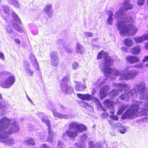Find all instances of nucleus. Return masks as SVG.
Segmentation results:
<instances>
[{"label": "nucleus", "instance_id": "nucleus-32", "mask_svg": "<svg viewBox=\"0 0 148 148\" xmlns=\"http://www.w3.org/2000/svg\"><path fill=\"white\" fill-rule=\"evenodd\" d=\"M59 58L51 60V64L53 66L57 67L59 64Z\"/></svg>", "mask_w": 148, "mask_h": 148}, {"label": "nucleus", "instance_id": "nucleus-13", "mask_svg": "<svg viewBox=\"0 0 148 148\" xmlns=\"http://www.w3.org/2000/svg\"><path fill=\"white\" fill-rule=\"evenodd\" d=\"M109 89V87L107 86H103L101 88L100 91V96L101 99H103L106 96Z\"/></svg>", "mask_w": 148, "mask_h": 148}, {"label": "nucleus", "instance_id": "nucleus-27", "mask_svg": "<svg viewBox=\"0 0 148 148\" xmlns=\"http://www.w3.org/2000/svg\"><path fill=\"white\" fill-rule=\"evenodd\" d=\"M25 145H34L35 142L34 140L31 138H27L25 139L23 142Z\"/></svg>", "mask_w": 148, "mask_h": 148}, {"label": "nucleus", "instance_id": "nucleus-10", "mask_svg": "<svg viewBox=\"0 0 148 148\" xmlns=\"http://www.w3.org/2000/svg\"><path fill=\"white\" fill-rule=\"evenodd\" d=\"M60 88L62 92L65 94H70L73 92V88L68 85L60 86Z\"/></svg>", "mask_w": 148, "mask_h": 148}, {"label": "nucleus", "instance_id": "nucleus-33", "mask_svg": "<svg viewBox=\"0 0 148 148\" xmlns=\"http://www.w3.org/2000/svg\"><path fill=\"white\" fill-rule=\"evenodd\" d=\"M12 15L13 18L14 20L16 21L18 23H20L21 21L18 17L17 16L16 14L13 11H12Z\"/></svg>", "mask_w": 148, "mask_h": 148}, {"label": "nucleus", "instance_id": "nucleus-5", "mask_svg": "<svg viewBox=\"0 0 148 148\" xmlns=\"http://www.w3.org/2000/svg\"><path fill=\"white\" fill-rule=\"evenodd\" d=\"M86 126L79 124L76 122H72L69 123L68 130L66 132L69 137L74 138L78 135L79 133L86 130Z\"/></svg>", "mask_w": 148, "mask_h": 148}, {"label": "nucleus", "instance_id": "nucleus-17", "mask_svg": "<svg viewBox=\"0 0 148 148\" xmlns=\"http://www.w3.org/2000/svg\"><path fill=\"white\" fill-rule=\"evenodd\" d=\"M114 103L113 101L108 99L105 100L103 103L105 107L109 109H112L114 108Z\"/></svg>", "mask_w": 148, "mask_h": 148}, {"label": "nucleus", "instance_id": "nucleus-41", "mask_svg": "<svg viewBox=\"0 0 148 148\" xmlns=\"http://www.w3.org/2000/svg\"><path fill=\"white\" fill-rule=\"evenodd\" d=\"M126 131V129L125 127H121L119 130L120 132L122 134H124Z\"/></svg>", "mask_w": 148, "mask_h": 148}, {"label": "nucleus", "instance_id": "nucleus-26", "mask_svg": "<svg viewBox=\"0 0 148 148\" xmlns=\"http://www.w3.org/2000/svg\"><path fill=\"white\" fill-rule=\"evenodd\" d=\"M4 143L6 145L10 146L15 143L16 141L13 138L8 137Z\"/></svg>", "mask_w": 148, "mask_h": 148}, {"label": "nucleus", "instance_id": "nucleus-9", "mask_svg": "<svg viewBox=\"0 0 148 148\" xmlns=\"http://www.w3.org/2000/svg\"><path fill=\"white\" fill-rule=\"evenodd\" d=\"M43 11L49 17H51L53 12L52 5L50 4H47L44 9Z\"/></svg>", "mask_w": 148, "mask_h": 148}, {"label": "nucleus", "instance_id": "nucleus-21", "mask_svg": "<svg viewBox=\"0 0 148 148\" xmlns=\"http://www.w3.org/2000/svg\"><path fill=\"white\" fill-rule=\"evenodd\" d=\"M70 78L69 76H64L63 78L60 81V86H65L67 85L68 83L70 82Z\"/></svg>", "mask_w": 148, "mask_h": 148}, {"label": "nucleus", "instance_id": "nucleus-52", "mask_svg": "<svg viewBox=\"0 0 148 148\" xmlns=\"http://www.w3.org/2000/svg\"><path fill=\"white\" fill-rule=\"evenodd\" d=\"M81 104H82L83 105H84L85 106H88H88H89V105H88V103H85L84 102H82L81 103Z\"/></svg>", "mask_w": 148, "mask_h": 148}, {"label": "nucleus", "instance_id": "nucleus-28", "mask_svg": "<svg viewBox=\"0 0 148 148\" xmlns=\"http://www.w3.org/2000/svg\"><path fill=\"white\" fill-rule=\"evenodd\" d=\"M50 56L51 60L59 58L58 53L55 51H52L50 54Z\"/></svg>", "mask_w": 148, "mask_h": 148}, {"label": "nucleus", "instance_id": "nucleus-46", "mask_svg": "<svg viewBox=\"0 0 148 148\" xmlns=\"http://www.w3.org/2000/svg\"><path fill=\"white\" fill-rule=\"evenodd\" d=\"M102 116L104 118L108 117L109 116V115L108 113L104 112L101 114Z\"/></svg>", "mask_w": 148, "mask_h": 148}, {"label": "nucleus", "instance_id": "nucleus-42", "mask_svg": "<svg viewBox=\"0 0 148 148\" xmlns=\"http://www.w3.org/2000/svg\"><path fill=\"white\" fill-rule=\"evenodd\" d=\"M6 30L7 33H11L12 32V29L9 26L6 27Z\"/></svg>", "mask_w": 148, "mask_h": 148}, {"label": "nucleus", "instance_id": "nucleus-29", "mask_svg": "<svg viewBox=\"0 0 148 148\" xmlns=\"http://www.w3.org/2000/svg\"><path fill=\"white\" fill-rule=\"evenodd\" d=\"M128 106L126 104L123 105V106L120 108L117 112V114L120 115L121 114L123 111L125 110Z\"/></svg>", "mask_w": 148, "mask_h": 148}, {"label": "nucleus", "instance_id": "nucleus-39", "mask_svg": "<svg viewBox=\"0 0 148 148\" xmlns=\"http://www.w3.org/2000/svg\"><path fill=\"white\" fill-rule=\"evenodd\" d=\"M32 64L36 70L39 71V66L37 62L35 63H32Z\"/></svg>", "mask_w": 148, "mask_h": 148}, {"label": "nucleus", "instance_id": "nucleus-37", "mask_svg": "<svg viewBox=\"0 0 148 148\" xmlns=\"http://www.w3.org/2000/svg\"><path fill=\"white\" fill-rule=\"evenodd\" d=\"M30 58L32 61V63H35L37 62L35 57L33 54H31L30 55Z\"/></svg>", "mask_w": 148, "mask_h": 148}, {"label": "nucleus", "instance_id": "nucleus-60", "mask_svg": "<svg viewBox=\"0 0 148 148\" xmlns=\"http://www.w3.org/2000/svg\"><path fill=\"white\" fill-rule=\"evenodd\" d=\"M62 108L63 109H66L65 107L64 106H62Z\"/></svg>", "mask_w": 148, "mask_h": 148}, {"label": "nucleus", "instance_id": "nucleus-64", "mask_svg": "<svg viewBox=\"0 0 148 148\" xmlns=\"http://www.w3.org/2000/svg\"><path fill=\"white\" fill-rule=\"evenodd\" d=\"M124 48V47H122L121 48V49H123Z\"/></svg>", "mask_w": 148, "mask_h": 148}, {"label": "nucleus", "instance_id": "nucleus-45", "mask_svg": "<svg viewBox=\"0 0 148 148\" xmlns=\"http://www.w3.org/2000/svg\"><path fill=\"white\" fill-rule=\"evenodd\" d=\"M143 64L142 63H140L136 64L134 67L138 68H141L143 66Z\"/></svg>", "mask_w": 148, "mask_h": 148}, {"label": "nucleus", "instance_id": "nucleus-53", "mask_svg": "<svg viewBox=\"0 0 148 148\" xmlns=\"http://www.w3.org/2000/svg\"><path fill=\"white\" fill-rule=\"evenodd\" d=\"M96 90L95 89V88H93L92 90V94H94L95 93Z\"/></svg>", "mask_w": 148, "mask_h": 148}, {"label": "nucleus", "instance_id": "nucleus-23", "mask_svg": "<svg viewBox=\"0 0 148 148\" xmlns=\"http://www.w3.org/2000/svg\"><path fill=\"white\" fill-rule=\"evenodd\" d=\"M113 14L112 12L110 11L108 12V16L107 20L108 25H112V21L113 20Z\"/></svg>", "mask_w": 148, "mask_h": 148}, {"label": "nucleus", "instance_id": "nucleus-2", "mask_svg": "<svg viewBox=\"0 0 148 148\" xmlns=\"http://www.w3.org/2000/svg\"><path fill=\"white\" fill-rule=\"evenodd\" d=\"M104 56V63L100 66L101 70L104 73L105 76L110 79L119 76L120 79L129 80L133 78L138 73L136 71L131 70L130 67H126L123 71L111 68L110 66L113 64V60L104 51H102L98 53L97 59H100Z\"/></svg>", "mask_w": 148, "mask_h": 148}, {"label": "nucleus", "instance_id": "nucleus-51", "mask_svg": "<svg viewBox=\"0 0 148 148\" xmlns=\"http://www.w3.org/2000/svg\"><path fill=\"white\" fill-rule=\"evenodd\" d=\"M147 60H148V56L145 57V59L144 60H143V62L146 61ZM146 66L148 67V64H146Z\"/></svg>", "mask_w": 148, "mask_h": 148}, {"label": "nucleus", "instance_id": "nucleus-20", "mask_svg": "<svg viewBox=\"0 0 148 148\" xmlns=\"http://www.w3.org/2000/svg\"><path fill=\"white\" fill-rule=\"evenodd\" d=\"M58 42L60 43V46L63 49H64L67 52L71 53L73 51V50L72 49L70 48L69 47L66 45L64 41H58Z\"/></svg>", "mask_w": 148, "mask_h": 148}, {"label": "nucleus", "instance_id": "nucleus-25", "mask_svg": "<svg viewBox=\"0 0 148 148\" xmlns=\"http://www.w3.org/2000/svg\"><path fill=\"white\" fill-rule=\"evenodd\" d=\"M124 42L125 45L128 47H132L134 44L133 40L130 38L125 39Z\"/></svg>", "mask_w": 148, "mask_h": 148}, {"label": "nucleus", "instance_id": "nucleus-36", "mask_svg": "<svg viewBox=\"0 0 148 148\" xmlns=\"http://www.w3.org/2000/svg\"><path fill=\"white\" fill-rule=\"evenodd\" d=\"M9 2L10 3L13 4L16 7L18 6V3L16 0H9Z\"/></svg>", "mask_w": 148, "mask_h": 148}, {"label": "nucleus", "instance_id": "nucleus-31", "mask_svg": "<svg viewBox=\"0 0 148 148\" xmlns=\"http://www.w3.org/2000/svg\"><path fill=\"white\" fill-rule=\"evenodd\" d=\"M12 27L18 32H23V29L17 24H13Z\"/></svg>", "mask_w": 148, "mask_h": 148}, {"label": "nucleus", "instance_id": "nucleus-44", "mask_svg": "<svg viewBox=\"0 0 148 148\" xmlns=\"http://www.w3.org/2000/svg\"><path fill=\"white\" fill-rule=\"evenodd\" d=\"M89 148H95V145L93 144L92 142L90 141L89 143Z\"/></svg>", "mask_w": 148, "mask_h": 148}, {"label": "nucleus", "instance_id": "nucleus-61", "mask_svg": "<svg viewBox=\"0 0 148 148\" xmlns=\"http://www.w3.org/2000/svg\"><path fill=\"white\" fill-rule=\"evenodd\" d=\"M130 0H124V1H127L129 2V1Z\"/></svg>", "mask_w": 148, "mask_h": 148}, {"label": "nucleus", "instance_id": "nucleus-15", "mask_svg": "<svg viewBox=\"0 0 148 148\" xmlns=\"http://www.w3.org/2000/svg\"><path fill=\"white\" fill-rule=\"evenodd\" d=\"M77 96L79 99L84 100L90 101L92 99V97L89 94H78Z\"/></svg>", "mask_w": 148, "mask_h": 148}, {"label": "nucleus", "instance_id": "nucleus-1", "mask_svg": "<svg viewBox=\"0 0 148 148\" xmlns=\"http://www.w3.org/2000/svg\"><path fill=\"white\" fill-rule=\"evenodd\" d=\"M113 86L119 88L118 89H113L110 92V95L113 96L118 95L123 90H125V94H122L117 99L118 102L120 100H128L131 97H136L138 93L140 95V98L144 100L143 101H134L130 107L123 115V119H133L136 116L148 115V92L146 91L145 83L141 82L134 85V88L131 90H127V85L125 84L114 83Z\"/></svg>", "mask_w": 148, "mask_h": 148}, {"label": "nucleus", "instance_id": "nucleus-34", "mask_svg": "<svg viewBox=\"0 0 148 148\" xmlns=\"http://www.w3.org/2000/svg\"><path fill=\"white\" fill-rule=\"evenodd\" d=\"M79 66V64L76 62H74L72 65V68L74 70H77Z\"/></svg>", "mask_w": 148, "mask_h": 148}, {"label": "nucleus", "instance_id": "nucleus-48", "mask_svg": "<svg viewBox=\"0 0 148 148\" xmlns=\"http://www.w3.org/2000/svg\"><path fill=\"white\" fill-rule=\"evenodd\" d=\"M0 58L2 60L4 59V56L2 53L0 52Z\"/></svg>", "mask_w": 148, "mask_h": 148}, {"label": "nucleus", "instance_id": "nucleus-12", "mask_svg": "<svg viewBox=\"0 0 148 148\" xmlns=\"http://www.w3.org/2000/svg\"><path fill=\"white\" fill-rule=\"evenodd\" d=\"M54 116L59 119L64 118L66 119H69V116L66 114H63L60 113L54 109H51Z\"/></svg>", "mask_w": 148, "mask_h": 148}, {"label": "nucleus", "instance_id": "nucleus-7", "mask_svg": "<svg viewBox=\"0 0 148 148\" xmlns=\"http://www.w3.org/2000/svg\"><path fill=\"white\" fill-rule=\"evenodd\" d=\"M3 77L4 78H2L0 82V85L3 88H7L10 87L15 81V78L13 75L8 76V75H5Z\"/></svg>", "mask_w": 148, "mask_h": 148}, {"label": "nucleus", "instance_id": "nucleus-22", "mask_svg": "<svg viewBox=\"0 0 148 148\" xmlns=\"http://www.w3.org/2000/svg\"><path fill=\"white\" fill-rule=\"evenodd\" d=\"M24 67L25 68L24 70L25 73L28 75L32 76L34 73V71L30 69L29 65L27 64L25 65Z\"/></svg>", "mask_w": 148, "mask_h": 148}, {"label": "nucleus", "instance_id": "nucleus-11", "mask_svg": "<svg viewBox=\"0 0 148 148\" xmlns=\"http://www.w3.org/2000/svg\"><path fill=\"white\" fill-rule=\"evenodd\" d=\"M134 40L136 43H140L148 40V34L143 35L140 37H136L134 38Z\"/></svg>", "mask_w": 148, "mask_h": 148}, {"label": "nucleus", "instance_id": "nucleus-14", "mask_svg": "<svg viewBox=\"0 0 148 148\" xmlns=\"http://www.w3.org/2000/svg\"><path fill=\"white\" fill-rule=\"evenodd\" d=\"M127 61L130 64H134L140 61L139 58L135 56H130L126 58Z\"/></svg>", "mask_w": 148, "mask_h": 148}, {"label": "nucleus", "instance_id": "nucleus-18", "mask_svg": "<svg viewBox=\"0 0 148 148\" xmlns=\"http://www.w3.org/2000/svg\"><path fill=\"white\" fill-rule=\"evenodd\" d=\"M141 50L140 46L138 45L131 48L130 50V52L133 54L137 55L140 53Z\"/></svg>", "mask_w": 148, "mask_h": 148}, {"label": "nucleus", "instance_id": "nucleus-4", "mask_svg": "<svg viewBox=\"0 0 148 148\" xmlns=\"http://www.w3.org/2000/svg\"><path fill=\"white\" fill-rule=\"evenodd\" d=\"M2 130H9L8 133L12 134L18 132L19 128L15 119H9L4 117L0 121V131Z\"/></svg>", "mask_w": 148, "mask_h": 148}, {"label": "nucleus", "instance_id": "nucleus-49", "mask_svg": "<svg viewBox=\"0 0 148 148\" xmlns=\"http://www.w3.org/2000/svg\"><path fill=\"white\" fill-rule=\"evenodd\" d=\"M111 110L110 112V113L111 114L113 115L114 114V108L112 109H110Z\"/></svg>", "mask_w": 148, "mask_h": 148}, {"label": "nucleus", "instance_id": "nucleus-55", "mask_svg": "<svg viewBox=\"0 0 148 148\" xmlns=\"http://www.w3.org/2000/svg\"><path fill=\"white\" fill-rule=\"evenodd\" d=\"M43 148H50L49 147L47 146L45 144L42 145Z\"/></svg>", "mask_w": 148, "mask_h": 148}, {"label": "nucleus", "instance_id": "nucleus-19", "mask_svg": "<svg viewBox=\"0 0 148 148\" xmlns=\"http://www.w3.org/2000/svg\"><path fill=\"white\" fill-rule=\"evenodd\" d=\"M9 106L8 104L6 102H4L3 103H0V108L3 110L2 111L0 112V116H3L5 114V109L9 108Z\"/></svg>", "mask_w": 148, "mask_h": 148}, {"label": "nucleus", "instance_id": "nucleus-24", "mask_svg": "<svg viewBox=\"0 0 148 148\" xmlns=\"http://www.w3.org/2000/svg\"><path fill=\"white\" fill-rule=\"evenodd\" d=\"M75 51L77 52L80 54L83 53L84 51L83 47L78 43H76Z\"/></svg>", "mask_w": 148, "mask_h": 148}, {"label": "nucleus", "instance_id": "nucleus-6", "mask_svg": "<svg viewBox=\"0 0 148 148\" xmlns=\"http://www.w3.org/2000/svg\"><path fill=\"white\" fill-rule=\"evenodd\" d=\"M38 116L41 119L43 123H45L48 127V132H49V135L47 138L48 141L52 145H55V141L53 140V133L51 130L50 121L45 117V115L42 112H40L38 113Z\"/></svg>", "mask_w": 148, "mask_h": 148}, {"label": "nucleus", "instance_id": "nucleus-62", "mask_svg": "<svg viewBox=\"0 0 148 148\" xmlns=\"http://www.w3.org/2000/svg\"><path fill=\"white\" fill-rule=\"evenodd\" d=\"M103 110L104 111H106V109H104V108H103Z\"/></svg>", "mask_w": 148, "mask_h": 148}, {"label": "nucleus", "instance_id": "nucleus-47", "mask_svg": "<svg viewBox=\"0 0 148 148\" xmlns=\"http://www.w3.org/2000/svg\"><path fill=\"white\" fill-rule=\"evenodd\" d=\"M86 138V135L85 134H84L82 135V138H81V141H84Z\"/></svg>", "mask_w": 148, "mask_h": 148}, {"label": "nucleus", "instance_id": "nucleus-38", "mask_svg": "<svg viewBox=\"0 0 148 148\" xmlns=\"http://www.w3.org/2000/svg\"><path fill=\"white\" fill-rule=\"evenodd\" d=\"M3 10L5 14H8L9 12V9L8 6L6 5L4 6L3 7Z\"/></svg>", "mask_w": 148, "mask_h": 148}, {"label": "nucleus", "instance_id": "nucleus-40", "mask_svg": "<svg viewBox=\"0 0 148 148\" xmlns=\"http://www.w3.org/2000/svg\"><path fill=\"white\" fill-rule=\"evenodd\" d=\"M145 2V0H138L137 1L138 4L139 6L143 5Z\"/></svg>", "mask_w": 148, "mask_h": 148}, {"label": "nucleus", "instance_id": "nucleus-50", "mask_svg": "<svg viewBox=\"0 0 148 148\" xmlns=\"http://www.w3.org/2000/svg\"><path fill=\"white\" fill-rule=\"evenodd\" d=\"M14 41L16 43H17V44H19L21 43L19 39L17 38L15 39H14Z\"/></svg>", "mask_w": 148, "mask_h": 148}, {"label": "nucleus", "instance_id": "nucleus-59", "mask_svg": "<svg viewBox=\"0 0 148 148\" xmlns=\"http://www.w3.org/2000/svg\"><path fill=\"white\" fill-rule=\"evenodd\" d=\"M66 133H64L63 134V137H64V136H65L66 135Z\"/></svg>", "mask_w": 148, "mask_h": 148}, {"label": "nucleus", "instance_id": "nucleus-57", "mask_svg": "<svg viewBox=\"0 0 148 148\" xmlns=\"http://www.w3.org/2000/svg\"><path fill=\"white\" fill-rule=\"evenodd\" d=\"M95 100H96V101L98 103H100V101H99L98 99H97V98H95Z\"/></svg>", "mask_w": 148, "mask_h": 148}, {"label": "nucleus", "instance_id": "nucleus-8", "mask_svg": "<svg viewBox=\"0 0 148 148\" xmlns=\"http://www.w3.org/2000/svg\"><path fill=\"white\" fill-rule=\"evenodd\" d=\"M9 130H2L0 131V141L3 143L6 139L9 136V134H11L8 133Z\"/></svg>", "mask_w": 148, "mask_h": 148}, {"label": "nucleus", "instance_id": "nucleus-58", "mask_svg": "<svg viewBox=\"0 0 148 148\" xmlns=\"http://www.w3.org/2000/svg\"><path fill=\"white\" fill-rule=\"evenodd\" d=\"M60 143H61V142L60 141H58V145H60Z\"/></svg>", "mask_w": 148, "mask_h": 148}, {"label": "nucleus", "instance_id": "nucleus-43", "mask_svg": "<svg viewBox=\"0 0 148 148\" xmlns=\"http://www.w3.org/2000/svg\"><path fill=\"white\" fill-rule=\"evenodd\" d=\"M110 119H112L116 121L118 120V117L116 116L110 115Z\"/></svg>", "mask_w": 148, "mask_h": 148}, {"label": "nucleus", "instance_id": "nucleus-16", "mask_svg": "<svg viewBox=\"0 0 148 148\" xmlns=\"http://www.w3.org/2000/svg\"><path fill=\"white\" fill-rule=\"evenodd\" d=\"M86 88V86L82 85L81 82H76L75 88L76 91H83Z\"/></svg>", "mask_w": 148, "mask_h": 148}, {"label": "nucleus", "instance_id": "nucleus-30", "mask_svg": "<svg viewBox=\"0 0 148 148\" xmlns=\"http://www.w3.org/2000/svg\"><path fill=\"white\" fill-rule=\"evenodd\" d=\"M106 81V80L105 79L100 78L97 79L96 82H95L94 85H95L96 84H98L99 86H100L104 84L105 82Z\"/></svg>", "mask_w": 148, "mask_h": 148}, {"label": "nucleus", "instance_id": "nucleus-63", "mask_svg": "<svg viewBox=\"0 0 148 148\" xmlns=\"http://www.w3.org/2000/svg\"><path fill=\"white\" fill-rule=\"evenodd\" d=\"M147 3L148 5V0H147Z\"/></svg>", "mask_w": 148, "mask_h": 148}, {"label": "nucleus", "instance_id": "nucleus-3", "mask_svg": "<svg viewBox=\"0 0 148 148\" xmlns=\"http://www.w3.org/2000/svg\"><path fill=\"white\" fill-rule=\"evenodd\" d=\"M122 5L121 10L116 12L114 15V17L116 18H121L118 21L116 26L122 36L126 35L128 36L134 35L138 31L137 27L129 24L131 22V18L128 17L127 15H123L125 10L132 8L133 5L129 2L125 1Z\"/></svg>", "mask_w": 148, "mask_h": 148}, {"label": "nucleus", "instance_id": "nucleus-54", "mask_svg": "<svg viewBox=\"0 0 148 148\" xmlns=\"http://www.w3.org/2000/svg\"><path fill=\"white\" fill-rule=\"evenodd\" d=\"M145 48L148 50V42L145 44Z\"/></svg>", "mask_w": 148, "mask_h": 148}, {"label": "nucleus", "instance_id": "nucleus-35", "mask_svg": "<svg viewBox=\"0 0 148 148\" xmlns=\"http://www.w3.org/2000/svg\"><path fill=\"white\" fill-rule=\"evenodd\" d=\"M84 36L86 37H91L93 36V34L92 32H84Z\"/></svg>", "mask_w": 148, "mask_h": 148}, {"label": "nucleus", "instance_id": "nucleus-56", "mask_svg": "<svg viewBox=\"0 0 148 148\" xmlns=\"http://www.w3.org/2000/svg\"><path fill=\"white\" fill-rule=\"evenodd\" d=\"M27 98H28V100L30 101L31 102H32V100H31V99L27 95Z\"/></svg>", "mask_w": 148, "mask_h": 148}]
</instances>
